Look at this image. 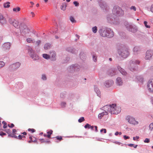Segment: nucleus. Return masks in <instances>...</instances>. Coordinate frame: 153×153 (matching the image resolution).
<instances>
[{"mask_svg":"<svg viewBox=\"0 0 153 153\" xmlns=\"http://www.w3.org/2000/svg\"><path fill=\"white\" fill-rule=\"evenodd\" d=\"M119 56L123 59H126L130 55V49L126 46H121L117 50Z\"/></svg>","mask_w":153,"mask_h":153,"instance_id":"nucleus-1","label":"nucleus"},{"mask_svg":"<svg viewBox=\"0 0 153 153\" xmlns=\"http://www.w3.org/2000/svg\"><path fill=\"white\" fill-rule=\"evenodd\" d=\"M104 108L106 110V108H107V111L110 113L111 114H118L120 112L121 110V107H117L115 104L106 105L104 107Z\"/></svg>","mask_w":153,"mask_h":153,"instance_id":"nucleus-2","label":"nucleus"},{"mask_svg":"<svg viewBox=\"0 0 153 153\" xmlns=\"http://www.w3.org/2000/svg\"><path fill=\"white\" fill-rule=\"evenodd\" d=\"M113 14L117 16H122L124 14V12L121 7L117 5L114 6L112 10Z\"/></svg>","mask_w":153,"mask_h":153,"instance_id":"nucleus-3","label":"nucleus"},{"mask_svg":"<svg viewBox=\"0 0 153 153\" xmlns=\"http://www.w3.org/2000/svg\"><path fill=\"white\" fill-rule=\"evenodd\" d=\"M140 62L138 60H131L129 62V65L128 68L131 71H135L137 69V65L139 64Z\"/></svg>","mask_w":153,"mask_h":153,"instance_id":"nucleus-4","label":"nucleus"},{"mask_svg":"<svg viewBox=\"0 0 153 153\" xmlns=\"http://www.w3.org/2000/svg\"><path fill=\"white\" fill-rule=\"evenodd\" d=\"M26 48L28 50V52L31 57L33 60H37L39 59V56L35 53V51L33 50L30 47L27 46Z\"/></svg>","mask_w":153,"mask_h":153,"instance_id":"nucleus-5","label":"nucleus"},{"mask_svg":"<svg viewBox=\"0 0 153 153\" xmlns=\"http://www.w3.org/2000/svg\"><path fill=\"white\" fill-rule=\"evenodd\" d=\"M124 25L127 29L129 31L135 33L137 30V28L136 26L134 25H131L127 22H125Z\"/></svg>","mask_w":153,"mask_h":153,"instance_id":"nucleus-6","label":"nucleus"},{"mask_svg":"<svg viewBox=\"0 0 153 153\" xmlns=\"http://www.w3.org/2000/svg\"><path fill=\"white\" fill-rule=\"evenodd\" d=\"M21 63L17 62L10 65L8 68V71L10 72L14 71L17 70L20 66Z\"/></svg>","mask_w":153,"mask_h":153,"instance_id":"nucleus-7","label":"nucleus"},{"mask_svg":"<svg viewBox=\"0 0 153 153\" xmlns=\"http://www.w3.org/2000/svg\"><path fill=\"white\" fill-rule=\"evenodd\" d=\"M147 87L149 91L153 93V79H151L148 81Z\"/></svg>","mask_w":153,"mask_h":153,"instance_id":"nucleus-8","label":"nucleus"},{"mask_svg":"<svg viewBox=\"0 0 153 153\" xmlns=\"http://www.w3.org/2000/svg\"><path fill=\"white\" fill-rule=\"evenodd\" d=\"M79 66L77 64L73 65L68 68V69L70 72H72L74 71L79 70Z\"/></svg>","mask_w":153,"mask_h":153,"instance_id":"nucleus-9","label":"nucleus"},{"mask_svg":"<svg viewBox=\"0 0 153 153\" xmlns=\"http://www.w3.org/2000/svg\"><path fill=\"white\" fill-rule=\"evenodd\" d=\"M108 27H104L100 29L99 32L100 35L102 37H106Z\"/></svg>","mask_w":153,"mask_h":153,"instance_id":"nucleus-10","label":"nucleus"},{"mask_svg":"<svg viewBox=\"0 0 153 153\" xmlns=\"http://www.w3.org/2000/svg\"><path fill=\"white\" fill-rule=\"evenodd\" d=\"M126 120L130 124L134 125L138 124V122L136 121L134 118L130 116H127L126 118Z\"/></svg>","mask_w":153,"mask_h":153,"instance_id":"nucleus-11","label":"nucleus"},{"mask_svg":"<svg viewBox=\"0 0 153 153\" xmlns=\"http://www.w3.org/2000/svg\"><path fill=\"white\" fill-rule=\"evenodd\" d=\"M107 19L108 22L110 23H114L115 22V18L112 14H108L107 16Z\"/></svg>","mask_w":153,"mask_h":153,"instance_id":"nucleus-12","label":"nucleus"},{"mask_svg":"<svg viewBox=\"0 0 153 153\" xmlns=\"http://www.w3.org/2000/svg\"><path fill=\"white\" fill-rule=\"evenodd\" d=\"M153 55V51L152 50L147 51L146 53L145 59L146 60H149Z\"/></svg>","mask_w":153,"mask_h":153,"instance_id":"nucleus-13","label":"nucleus"},{"mask_svg":"<svg viewBox=\"0 0 153 153\" xmlns=\"http://www.w3.org/2000/svg\"><path fill=\"white\" fill-rule=\"evenodd\" d=\"M29 31L30 30L25 25L21 28V32L22 34L26 35L29 33Z\"/></svg>","mask_w":153,"mask_h":153,"instance_id":"nucleus-14","label":"nucleus"},{"mask_svg":"<svg viewBox=\"0 0 153 153\" xmlns=\"http://www.w3.org/2000/svg\"><path fill=\"white\" fill-rule=\"evenodd\" d=\"M114 35V33L112 30L110 28H108L106 37L108 38L112 37Z\"/></svg>","mask_w":153,"mask_h":153,"instance_id":"nucleus-15","label":"nucleus"},{"mask_svg":"<svg viewBox=\"0 0 153 153\" xmlns=\"http://www.w3.org/2000/svg\"><path fill=\"white\" fill-rule=\"evenodd\" d=\"M97 1L99 6L101 8L104 9L107 8V4L105 2L102 0H97Z\"/></svg>","mask_w":153,"mask_h":153,"instance_id":"nucleus-16","label":"nucleus"},{"mask_svg":"<svg viewBox=\"0 0 153 153\" xmlns=\"http://www.w3.org/2000/svg\"><path fill=\"white\" fill-rule=\"evenodd\" d=\"M66 50L67 51L73 54H76L77 52V51L76 50L75 48L72 47L67 48Z\"/></svg>","mask_w":153,"mask_h":153,"instance_id":"nucleus-17","label":"nucleus"},{"mask_svg":"<svg viewBox=\"0 0 153 153\" xmlns=\"http://www.w3.org/2000/svg\"><path fill=\"white\" fill-rule=\"evenodd\" d=\"M50 58L51 60L52 61H55L56 60V54L54 51H50V55H49Z\"/></svg>","mask_w":153,"mask_h":153,"instance_id":"nucleus-18","label":"nucleus"},{"mask_svg":"<svg viewBox=\"0 0 153 153\" xmlns=\"http://www.w3.org/2000/svg\"><path fill=\"white\" fill-rule=\"evenodd\" d=\"M113 84V81L111 80L106 81L105 82L104 84L107 88L111 86Z\"/></svg>","mask_w":153,"mask_h":153,"instance_id":"nucleus-19","label":"nucleus"},{"mask_svg":"<svg viewBox=\"0 0 153 153\" xmlns=\"http://www.w3.org/2000/svg\"><path fill=\"white\" fill-rule=\"evenodd\" d=\"M11 45L10 43L7 42L4 43L3 45V47L4 49L8 50L10 49Z\"/></svg>","mask_w":153,"mask_h":153,"instance_id":"nucleus-20","label":"nucleus"},{"mask_svg":"<svg viewBox=\"0 0 153 153\" xmlns=\"http://www.w3.org/2000/svg\"><path fill=\"white\" fill-rule=\"evenodd\" d=\"M116 70L115 69H111L109 70L108 72V75L111 76H113L116 74Z\"/></svg>","mask_w":153,"mask_h":153,"instance_id":"nucleus-21","label":"nucleus"},{"mask_svg":"<svg viewBox=\"0 0 153 153\" xmlns=\"http://www.w3.org/2000/svg\"><path fill=\"white\" fill-rule=\"evenodd\" d=\"M94 91L97 94V96L99 97L101 96V92L99 90V88L97 85H94Z\"/></svg>","mask_w":153,"mask_h":153,"instance_id":"nucleus-22","label":"nucleus"},{"mask_svg":"<svg viewBox=\"0 0 153 153\" xmlns=\"http://www.w3.org/2000/svg\"><path fill=\"white\" fill-rule=\"evenodd\" d=\"M117 68L119 71L122 74L124 75H126L127 74V73L126 71L124 69L122 68L120 66H117Z\"/></svg>","mask_w":153,"mask_h":153,"instance_id":"nucleus-23","label":"nucleus"},{"mask_svg":"<svg viewBox=\"0 0 153 153\" xmlns=\"http://www.w3.org/2000/svg\"><path fill=\"white\" fill-rule=\"evenodd\" d=\"M7 22L6 19L3 17V15L0 14V22L2 24L6 23Z\"/></svg>","mask_w":153,"mask_h":153,"instance_id":"nucleus-24","label":"nucleus"},{"mask_svg":"<svg viewBox=\"0 0 153 153\" xmlns=\"http://www.w3.org/2000/svg\"><path fill=\"white\" fill-rule=\"evenodd\" d=\"M116 83L118 85H121L123 84V82L122 81L120 77H117L116 79Z\"/></svg>","mask_w":153,"mask_h":153,"instance_id":"nucleus-25","label":"nucleus"},{"mask_svg":"<svg viewBox=\"0 0 153 153\" xmlns=\"http://www.w3.org/2000/svg\"><path fill=\"white\" fill-rule=\"evenodd\" d=\"M140 50V47L138 46L135 47L133 49V51L134 53V54H136L138 53V52H139Z\"/></svg>","mask_w":153,"mask_h":153,"instance_id":"nucleus-26","label":"nucleus"},{"mask_svg":"<svg viewBox=\"0 0 153 153\" xmlns=\"http://www.w3.org/2000/svg\"><path fill=\"white\" fill-rule=\"evenodd\" d=\"M16 28H18L19 26V25L18 21L15 19V20L13 21V23L12 24Z\"/></svg>","mask_w":153,"mask_h":153,"instance_id":"nucleus-27","label":"nucleus"},{"mask_svg":"<svg viewBox=\"0 0 153 153\" xmlns=\"http://www.w3.org/2000/svg\"><path fill=\"white\" fill-rule=\"evenodd\" d=\"M51 45L50 43H46L44 46V48L45 50H48L51 48Z\"/></svg>","mask_w":153,"mask_h":153,"instance_id":"nucleus-28","label":"nucleus"},{"mask_svg":"<svg viewBox=\"0 0 153 153\" xmlns=\"http://www.w3.org/2000/svg\"><path fill=\"white\" fill-rule=\"evenodd\" d=\"M23 87V83L22 82H18L17 84L16 87L19 89L22 88Z\"/></svg>","mask_w":153,"mask_h":153,"instance_id":"nucleus-29","label":"nucleus"},{"mask_svg":"<svg viewBox=\"0 0 153 153\" xmlns=\"http://www.w3.org/2000/svg\"><path fill=\"white\" fill-rule=\"evenodd\" d=\"M66 3H63L61 6V9L63 11L65 10H66Z\"/></svg>","mask_w":153,"mask_h":153,"instance_id":"nucleus-30","label":"nucleus"},{"mask_svg":"<svg viewBox=\"0 0 153 153\" xmlns=\"http://www.w3.org/2000/svg\"><path fill=\"white\" fill-rule=\"evenodd\" d=\"M91 54L92 56L93 60L96 62L97 61V56H96L95 53L94 52H93L91 53Z\"/></svg>","mask_w":153,"mask_h":153,"instance_id":"nucleus-31","label":"nucleus"},{"mask_svg":"<svg viewBox=\"0 0 153 153\" xmlns=\"http://www.w3.org/2000/svg\"><path fill=\"white\" fill-rule=\"evenodd\" d=\"M42 56H43V57L44 58H45L46 59H49V58H50V56L49 55L47 54H46V53L43 54L42 55Z\"/></svg>","mask_w":153,"mask_h":153,"instance_id":"nucleus-32","label":"nucleus"},{"mask_svg":"<svg viewBox=\"0 0 153 153\" xmlns=\"http://www.w3.org/2000/svg\"><path fill=\"white\" fill-rule=\"evenodd\" d=\"M70 60V58L69 57H67L63 61V63H67Z\"/></svg>","mask_w":153,"mask_h":153,"instance_id":"nucleus-33","label":"nucleus"},{"mask_svg":"<svg viewBox=\"0 0 153 153\" xmlns=\"http://www.w3.org/2000/svg\"><path fill=\"white\" fill-rule=\"evenodd\" d=\"M10 2H7L4 4V8H8L10 7Z\"/></svg>","mask_w":153,"mask_h":153,"instance_id":"nucleus-34","label":"nucleus"},{"mask_svg":"<svg viewBox=\"0 0 153 153\" xmlns=\"http://www.w3.org/2000/svg\"><path fill=\"white\" fill-rule=\"evenodd\" d=\"M15 20V19L13 18H9L8 19V22L9 23H10L11 24H12V23H13V21Z\"/></svg>","mask_w":153,"mask_h":153,"instance_id":"nucleus-35","label":"nucleus"},{"mask_svg":"<svg viewBox=\"0 0 153 153\" xmlns=\"http://www.w3.org/2000/svg\"><path fill=\"white\" fill-rule=\"evenodd\" d=\"M97 27L96 26L92 28V31L94 33H97Z\"/></svg>","mask_w":153,"mask_h":153,"instance_id":"nucleus-36","label":"nucleus"},{"mask_svg":"<svg viewBox=\"0 0 153 153\" xmlns=\"http://www.w3.org/2000/svg\"><path fill=\"white\" fill-rule=\"evenodd\" d=\"M41 79L44 81H45L47 80V77L45 74H42V75Z\"/></svg>","mask_w":153,"mask_h":153,"instance_id":"nucleus-37","label":"nucleus"},{"mask_svg":"<svg viewBox=\"0 0 153 153\" xmlns=\"http://www.w3.org/2000/svg\"><path fill=\"white\" fill-rule=\"evenodd\" d=\"M149 129L151 131L153 130V123H151L149 126Z\"/></svg>","mask_w":153,"mask_h":153,"instance_id":"nucleus-38","label":"nucleus"},{"mask_svg":"<svg viewBox=\"0 0 153 153\" xmlns=\"http://www.w3.org/2000/svg\"><path fill=\"white\" fill-rule=\"evenodd\" d=\"M66 95V92H62L60 94V97L61 98H64L65 97Z\"/></svg>","mask_w":153,"mask_h":153,"instance_id":"nucleus-39","label":"nucleus"},{"mask_svg":"<svg viewBox=\"0 0 153 153\" xmlns=\"http://www.w3.org/2000/svg\"><path fill=\"white\" fill-rule=\"evenodd\" d=\"M104 116L103 112L100 113L98 115V117L100 119H101Z\"/></svg>","mask_w":153,"mask_h":153,"instance_id":"nucleus-40","label":"nucleus"},{"mask_svg":"<svg viewBox=\"0 0 153 153\" xmlns=\"http://www.w3.org/2000/svg\"><path fill=\"white\" fill-rule=\"evenodd\" d=\"M85 120L84 118L83 117H80L78 120L79 123H81Z\"/></svg>","mask_w":153,"mask_h":153,"instance_id":"nucleus-41","label":"nucleus"},{"mask_svg":"<svg viewBox=\"0 0 153 153\" xmlns=\"http://www.w3.org/2000/svg\"><path fill=\"white\" fill-rule=\"evenodd\" d=\"M144 25L145 26L146 28H150V26L149 25H147L148 22H146V21H145L144 22Z\"/></svg>","mask_w":153,"mask_h":153,"instance_id":"nucleus-42","label":"nucleus"},{"mask_svg":"<svg viewBox=\"0 0 153 153\" xmlns=\"http://www.w3.org/2000/svg\"><path fill=\"white\" fill-rule=\"evenodd\" d=\"M5 65V63L3 61H0V68L3 67Z\"/></svg>","mask_w":153,"mask_h":153,"instance_id":"nucleus-43","label":"nucleus"},{"mask_svg":"<svg viewBox=\"0 0 153 153\" xmlns=\"http://www.w3.org/2000/svg\"><path fill=\"white\" fill-rule=\"evenodd\" d=\"M70 19L71 21L73 23L76 22V21L72 16H70Z\"/></svg>","mask_w":153,"mask_h":153,"instance_id":"nucleus-44","label":"nucleus"},{"mask_svg":"<svg viewBox=\"0 0 153 153\" xmlns=\"http://www.w3.org/2000/svg\"><path fill=\"white\" fill-rule=\"evenodd\" d=\"M20 10V8L19 7H17L16 8H13V11H19Z\"/></svg>","mask_w":153,"mask_h":153,"instance_id":"nucleus-45","label":"nucleus"},{"mask_svg":"<svg viewBox=\"0 0 153 153\" xmlns=\"http://www.w3.org/2000/svg\"><path fill=\"white\" fill-rule=\"evenodd\" d=\"M2 123L3 124H4V126H3V128H6L7 127V123L5 122L4 121H3L2 122Z\"/></svg>","mask_w":153,"mask_h":153,"instance_id":"nucleus-46","label":"nucleus"},{"mask_svg":"<svg viewBox=\"0 0 153 153\" xmlns=\"http://www.w3.org/2000/svg\"><path fill=\"white\" fill-rule=\"evenodd\" d=\"M33 39L30 38H27V42L29 43H30L32 42H33Z\"/></svg>","mask_w":153,"mask_h":153,"instance_id":"nucleus-47","label":"nucleus"},{"mask_svg":"<svg viewBox=\"0 0 153 153\" xmlns=\"http://www.w3.org/2000/svg\"><path fill=\"white\" fill-rule=\"evenodd\" d=\"M91 125L89 124L88 123H87L84 126V127L85 128H88V129L90 128V126Z\"/></svg>","mask_w":153,"mask_h":153,"instance_id":"nucleus-48","label":"nucleus"},{"mask_svg":"<svg viewBox=\"0 0 153 153\" xmlns=\"http://www.w3.org/2000/svg\"><path fill=\"white\" fill-rule=\"evenodd\" d=\"M47 143L49 144L51 143V142L50 140H44L43 141L41 142V143Z\"/></svg>","mask_w":153,"mask_h":153,"instance_id":"nucleus-49","label":"nucleus"},{"mask_svg":"<svg viewBox=\"0 0 153 153\" xmlns=\"http://www.w3.org/2000/svg\"><path fill=\"white\" fill-rule=\"evenodd\" d=\"M74 4L75 5V6L78 7L79 5V4L78 1H74L73 2Z\"/></svg>","mask_w":153,"mask_h":153,"instance_id":"nucleus-50","label":"nucleus"},{"mask_svg":"<svg viewBox=\"0 0 153 153\" xmlns=\"http://www.w3.org/2000/svg\"><path fill=\"white\" fill-rule=\"evenodd\" d=\"M119 34L123 38L125 36V33H124L120 32Z\"/></svg>","mask_w":153,"mask_h":153,"instance_id":"nucleus-51","label":"nucleus"},{"mask_svg":"<svg viewBox=\"0 0 153 153\" xmlns=\"http://www.w3.org/2000/svg\"><path fill=\"white\" fill-rule=\"evenodd\" d=\"M56 140H59L60 141H61V140L62 139V136H57L56 137Z\"/></svg>","mask_w":153,"mask_h":153,"instance_id":"nucleus-52","label":"nucleus"},{"mask_svg":"<svg viewBox=\"0 0 153 153\" xmlns=\"http://www.w3.org/2000/svg\"><path fill=\"white\" fill-rule=\"evenodd\" d=\"M144 142L145 143H149L150 142V139L146 138L145 140H144Z\"/></svg>","mask_w":153,"mask_h":153,"instance_id":"nucleus-53","label":"nucleus"},{"mask_svg":"<svg viewBox=\"0 0 153 153\" xmlns=\"http://www.w3.org/2000/svg\"><path fill=\"white\" fill-rule=\"evenodd\" d=\"M66 103L64 102H62L61 103V105L62 107H64L65 106Z\"/></svg>","mask_w":153,"mask_h":153,"instance_id":"nucleus-54","label":"nucleus"},{"mask_svg":"<svg viewBox=\"0 0 153 153\" xmlns=\"http://www.w3.org/2000/svg\"><path fill=\"white\" fill-rule=\"evenodd\" d=\"M28 131H31L32 133H33L36 131L35 129L33 128H28Z\"/></svg>","mask_w":153,"mask_h":153,"instance_id":"nucleus-55","label":"nucleus"},{"mask_svg":"<svg viewBox=\"0 0 153 153\" xmlns=\"http://www.w3.org/2000/svg\"><path fill=\"white\" fill-rule=\"evenodd\" d=\"M130 9L131 10H133L134 11H135L136 10V8L134 6H131V7L130 8Z\"/></svg>","mask_w":153,"mask_h":153,"instance_id":"nucleus-56","label":"nucleus"},{"mask_svg":"<svg viewBox=\"0 0 153 153\" xmlns=\"http://www.w3.org/2000/svg\"><path fill=\"white\" fill-rule=\"evenodd\" d=\"M6 135V133L3 132V131H1L0 132V135L1 136H3L5 135Z\"/></svg>","mask_w":153,"mask_h":153,"instance_id":"nucleus-57","label":"nucleus"},{"mask_svg":"<svg viewBox=\"0 0 153 153\" xmlns=\"http://www.w3.org/2000/svg\"><path fill=\"white\" fill-rule=\"evenodd\" d=\"M29 139H30V140L28 141V142L29 143H30L33 142V140L32 137L31 136H30L29 137Z\"/></svg>","mask_w":153,"mask_h":153,"instance_id":"nucleus-58","label":"nucleus"},{"mask_svg":"<svg viewBox=\"0 0 153 153\" xmlns=\"http://www.w3.org/2000/svg\"><path fill=\"white\" fill-rule=\"evenodd\" d=\"M53 131L52 130H50V131H48L47 132V133L48 134H49L50 135H51V134H52V133H53Z\"/></svg>","mask_w":153,"mask_h":153,"instance_id":"nucleus-59","label":"nucleus"},{"mask_svg":"<svg viewBox=\"0 0 153 153\" xmlns=\"http://www.w3.org/2000/svg\"><path fill=\"white\" fill-rule=\"evenodd\" d=\"M123 138L125 140H127V139H129L130 138V137L128 136H127L126 135H124L123 136Z\"/></svg>","mask_w":153,"mask_h":153,"instance_id":"nucleus-60","label":"nucleus"},{"mask_svg":"<svg viewBox=\"0 0 153 153\" xmlns=\"http://www.w3.org/2000/svg\"><path fill=\"white\" fill-rule=\"evenodd\" d=\"M106 109H107L108 108H106ZM105 112H103V114H104V115H107L108 114V112H106V111H107V110H106L105 109Z\"/></svg>","mask_w":153,"mask_h":153,"instance_id":"nucleus-61","label":"nucleus"},{"mask_svg":"<svg viewBox=\"0 0 153 153\" xmlns=\"http://www.w3.org/2000/svg\"><path fill=\"white\" fill-rule=\"evenodd\" d=\"M5 131L8 134L11 132L10 130V129L5 130Z\"/></svg>","mask_w":153,"mask_h":153,"instance_id":"nucleus-62","label":"nucleus"},{"mask_svg":"<svg viewBox=\"0 0 153 153\" xmlns=\"http://www.w3.org/2000/svg\"><path fill=\"white\" fill-rule=\"evenodd\" d=\"M41 43V41L39 40L36 42V43L37 45H39Z\"/></svg>","mask_w":153,"mask_h":153,"instance_id":"nucleus-63","label":"nucleus"},{"mask_svg":"<svg viewBox=\"0 0 153 153\" xmlns=\"http://www.w3.org/2000/svg\"><path fill=\"white\" fill-rule=\"evenodd\" d=\"M150 10L153 13V4L151 6Z\"/></svg>","mask_w":153,"mask_h":153,"instance_id":"nucleus-64","label":"nucleus"}]
</instances>
